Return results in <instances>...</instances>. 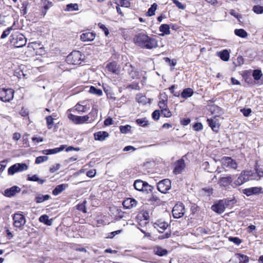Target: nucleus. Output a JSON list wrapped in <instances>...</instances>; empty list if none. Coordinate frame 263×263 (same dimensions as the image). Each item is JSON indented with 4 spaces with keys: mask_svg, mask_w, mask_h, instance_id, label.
Returning a JSON list of instances; mask_svg holds the SVG:
<instances>
[{
    "mask_svg": "<svg viewBox=\"0 0 263 263\" xmlns=\"http://www.w3.org/2000/svg\"><path fill=\"white\" fill-rule=\"evenodd\" d=\"M236 259L239 263H247L249 261V257L245 255L237 254L235 255Z\"/></svg>",
    "mask_w": 263,
    "mask_h": 263,
    "instance_id": "nucleus-31",
    "label": "nucleus"
},
{
    "mask_svg": "<svg viewBox=\"0 0 263 263\" xmlns=\"http://www.w3.org/2000/svg\"><path fill=\"white\" fill-rule=\"evenodd\" d=\"M67 187V185L66 184L59 185L52 191V194L54 195L57 196L60 194L62 191H64Z\"/></svg>",
    "mask_w": 263,
    "mask_h": 263,
    "instance_id": "nucleus-27",
    "label": "nucleus"
},
{
    "mask_svg": "<svg viewBox=\"0 0 263 263\" xmlns=\"http://www.w3.org/2000/svg\"><path fill=\"white\" fill-rule=\"evenodd\" d=\"M96 172L95 170H91L87 172V176L90 178H92L95 176Z\"/></svg>",
    "mask_w": 263,
    "mask_h": 263,
    "instance_id": "nucleus-61",
    "label": "nucleus"
},
{
    "mask_svg": "<svg viewBox=\"0 0 263 263\" xmlns=\"http://www.w3.org/2000/svg\"><path fill=\"white\" fill-rule=\"evenodd\" d=\"M202 125L200 123H196L193 126V128L196 131H198L202 129Z\"/></svg>",
    "mask_w": 263,
    "mask_h": 263,
    "instance_id": "nucleus-56",
    "label": "nucleus"
},
{
    "mask_svg": "<svg viewBox=\"0 0 263 263\" xmlns=\"http://www.w3.org/2000/svg\"><path fill=\"white\" fill-rule=\"evenodd\" d=\"M29 111L27 109L22 108L20 111V114L22 116L25 117L28 115Z\"/></svg>",
    "mask_w": 263,
    "mask_h": 263,
    "instance_id": "nucleus-59",
    "label": "nucleus"
},
{
    "mask_svg": "<svg viewBox=\"0 0 263 263\" xmlns=\"http://www.w3.org/2000/svg\"><path fill=\"white\" fill-rule=\"evenodd\" d=\"M98 25L99 27V28H101L104 32V33L106 36H107L109 34V32L108 29L105 26V25L101 23H99Z\"/></svg>",
    "mask_w": 263,
    "mask_h": 263,
    "instance_id": "nucleus-51",
    "label": "nucleus"
},
{
    "mask_svg": "<svg viewBox=\"0 0 263 263\" xmlns=\"http://www.w3.org/2000/svg\"><path fill=\"white\" fill-rule=\"evenodd\" d=\"M106 68L109 71L113 73L117 74L119 72V67L115 62L108 64L106 66Z\"/></svg>",
    "mask_w": 263,
    "mask_h": 263,
    "instance_id": "nucleus-26",
    "label": "nucleus"
},
{
    "mask_svg": "<svg viewBox=\"0 0 263 263\" xmlns=\"http://www.w3.org/2000/svg\"><path fill=\"white\" fill-rule=\"evenodd\" d=\"M41 5L44 9L47 11L52 6V3L51 2L48 1V0H42L41 1Z\"/></svg>",
    "mask_w": 263,
    "mask_h": 263,
    "instance_id": "nucleus-39",
    "label": "nucleus"
},
{
    "mask_svg": "<svg viewBox=\"0 0 263 263\" xmlns=\"http://www.w3.org/2000/svg\"><path fill=\"white\" fill-rule=\"evenodd\" d=\"M123 70L133 79L137 78L139 72L136 71L130 63H126L123 67Z\"/></svg>",
    "mask_w": 263,
    "mask_h": 263,
    "instance_id": "nucleus-13",
    "label": "nucleus"
},
{
    "mask_svg": "<svg viewBox=\"0 0 263 263\" xmlns=\"http://www.w3.org/2000/svg\"><path fill=\"white\" fill-rule=\"evenodd\" d=\"M12 30V27H8L5 30H4L1 36V39H5L7 37L10 33L11 31Z\"/></svg>",
    "mask_w": 263,
    "mask_h": 263,
    "instance_id": "nucleus-44",
    "label": "nucleus"
},
{
    "mask_svg": "<svg viewBox=\"0 0 263 263\" xmlns=\"http://www.w3.org/2000/svg\"><path fill=\"white\" fill-rule=\"evenodd\" d=\"M229 240L237 245H239L241 242V240L238 237H229Z\"/></svg>",
    "mask_w": 263,
    "mask_h": 263,
    "instance_id": "nucleus-50",
    "label": "nucleus"
},
{
    "mask_svg": "<svg viewBox=\"0 0 263 263\" xmlns=\"http://www.w3.org/2000/svg\"><path fill=\"white\" fill-rule=\"evenodd\" d=\"M194 93L193 89L191 88H187L182 91L181 93V97L184 99L191 97Z\"/></svg>",
    "mask_w": 263,
    "mask_h": 263,
    "instance_id": "nucleus-29",
    "label": "nucleus"
},
{
    "mask_svg": "<svg viewBox=\"0 0 263 263\" xmlns=\"http://www.w3.org/2000/svg\"><path fill=\"white\" fill-rule=\"evenodd\" d=\"M136 123L138 125L144 127L147 124V121L145 118L138 119L136 120Z\"/></svg>",
    "mask_w": 263,
    "mask_h": 263,
    "instance_id": "nucleus-48",
    "label": "nucleus"
},
{
    "mask_svg": "<svg viewBox=\"0 0 263 263\" xmlns=\"http://www.w3.org/2000/svg\"><path fill=\"white\" fill-rule=\"evenodd\" d=\"M173 3L176 5V6L180 9L183 10L185 9V6L182 4L180 2L177 0H172Z\"/></svg>",
    "mask_w": 263,
    "mask_h": 263,
    "instance_id": "nucleus-52",
    "label": "nucleus"
},
{
    "mask_svg": "<svg viewBox=\"0 0 263 263\" xmlns=\"http://www.w3.org/2000/svg\"><path fill=\"white\" fill-rule=\"evenodd\" d=\"M82 54L79 51H73L66 58L67 63L72 65H78L81 64Z\"/></svg>",
    "mask_w": 263,
    "mask_h": 263,
    "instance_id": "nucleus-4",
    "label": "nucleus"
},
{
    "mask_svg": "<svg viewBox=\"0 0 263 263\" xmlns=\"http://www.w3.org/2000/svg\"><path fill=\"white\" fill-rule=\"evenodd\" d=\"M134 43L142 48L151 49L157 47V41L155 38L148 36L146 33H137L133 39Z\"/></svg>",
    "mask_w": 263,
    "mask_h": 263,
    "instance_id": "nucleus-1",
    "label": "nucleus"
},
{
    "mask_svg": "<svg viewBox=\"0 0 263 263\" xmlns=\"http://www.w3.org/2000/svg\"><path fill=\"white\" fill-rule=\"evenodd\" d=\"M157 5L156 3H154L151 7L148 9L146 14L147 15L151 16L155 14V12L157 9Z\"/></svg>",
    "mask_w": 263,
    "mask_h": 263,
    "instance_id": "nucleus-40",
    "label": "nucleus"
},
{
    "mask_svg": "<svg viewBox=\"0 0 263 263\" xmlns=\"http://www.w3.org/2000/svg\"><path fill=\"white\" fill-rule=\"evenodd\" d=\"M81 103L82 104L78 103L74 106V109L79 113L85 112L90 108L89 106H87V104H85V101H82Z\"/></svg>",
    "mask_w": 263,
    "mask_h": 263,
    "instance_id": "nucleus-22",
    "label": "nucleus"
},
{
    "mask_svg": "<svg viewBox=\"0 0 263 263\" xmlns=\"http://www.w3.org/2000/svg\"><path fill=\"white\" fill-rule=\"evenodd\" d=\"M86 203V201H84L82 204H79L77 205V209L80 211H83L84 213L86 212V211L85 209V203Z\"/></svg>",
    "mask_w": 263,
    "mask_h": 263,
    "instance_id": "nucleus-58",
    "label": "nucleus"
},
{
    "mask_svg": "<svg viewBox=\"0 0 263 263\" xmlns=\"http://www.w3.org/2000/svg\"><path fill=\"white\" fill-rule=\"evenodd\" d=\"M104 123L106 126L110 125L112 124V120L111 118H107L105 120Z\"/></svg>",
    "mask_w": 263,
    "mask_h": 263,
    "instance_id": "nucleus-64",
    "label": "nucleus"
},
{
    "mask_svg": "<svg viewBox=\"0 0 263 263\" xmlns=\"http://www.w3.org/2000/svg\"><path fill=\"white\" fill-rule=\"evenodd\" d=\"M39 220L47 226H51L52 224V220L49 219V217L47 215H42L39 218Z\"/></svg>",
    "mask_w": 263,
    "mask_h": 263,
    "instance_id": "nucleus-33",
    "label": "nucleus"
},
{
    "mask_svg": "<svg viewBox=\"0 0 263 263\" xmlns=\"http://www.w3.org/2000/svg\"><path fill=\"white\" fill-rule=\"evenodd\" d=\"M108 136V133L105 131H100L94 134L95 140L101 141L104 140Z\"/></svg>",
    "mask_w": 263,
    "mask_h": 263,
    "instance_id": "nucleus-25",
    "label": "nucleus"
},
{
    "mask_svg": "<svg viewBox=\"0 0 263 263\" xmlns=\"http://www.w3.org/2000/svg\"><path fill=\"white\" fill-rule=\"evenodd\" d=\"M154 252L155 254L159 256H163L167 253L166 250L159 246H156L154 248Z\"/></svg>",
    "mask_w": 263,
    "mask_h": 263,
    "instance_id": "nucleus-28",
    "label": "nucleus"
},
{
    "mask_svg": "<svg viewBox=\"0 0 263 263\" xmlns=\"http://www.w3.org/2000/svg\"><path fill=\"white\" fill-rule=\"evenodd\" d=\"M207 122L214 131L217 132L218 130L219 124L216 121L213 119H208Z\"/></svg>",
    "mask_w": 263,
    "mask_h": 263,
    "instance_id": "nucleus-32",
    "label": "nucleus"
},
{
    "mask_svg": "<svg viewBox=\"0 0 263 263\" xmlns=\"http://www.w3.org/2000/svg\"><path fill=\"white\" fill-rule=\"evenodd\" d=\"M137 204V201L134 198H128L125 199L122 203L123 207L126 209H131L135 207Z\"/></svg>",
    "mask_w": 263,
    "mask_h": 263,
    "instance_id": "nucleus-16",
    "label": "nucleus"
},
{
    "mask_svg": "<svg viewBox=\"0 0 263 263\" xmlns=\"http://www.w3.org/2000/svg\"><path fill=\"white\" fill-rule=\"evenodd\" d=\"M79 10V6L77 4H69L66 5L65 11H77Z\"/></svg>",
    "mask_w": 263,
    "mask_h": 263,
    "instance_id": "nucleus-37",
    "label": "nucleus"
},
{
    "mask_svg": "<svg viewBox=\"0 0 263 263\" xmlns=\"http://www.w3.org/2000/svg\"><path fill=\"white\" fill-rule=\"evenodd\" d=\"M174 166V173L176 175L180 174L185 168L184 160L183 159L178 160L175 163Z\"/></svg>",
    "mask_w": 263,
    "mask_h": 263,
    "instance_id": "nucleus-14",
    "label": "nucleus"
},
{
    "mask_svg": "<svg viewBox=\"0 0 263 263\" xmlns=\"http://www.w3.org/2000/svg\"><path fill=\"white\" fill-rule=\"evenodd\" d=\"M14 90L11 88H0V100L3 102H10L14 97Z\"/></svg>",
    "mask_w": 263,
    "mask_h": 263,
    "instance_id": "nucleus-5",
    "label": "nucleus"
},
{
    "mask_svg": "<svg viewBox=\"0 0 263 263\" xmlns=\"http://www.w3.org/2000/svg\"><path fill=\"white\" fill-rule=\"evenodd\" d=\"M170 236H171V232H167L166 233H165L164 234L159 236V238L160 239L167 238H169L170 237Z\"/></svg>",
    "mask_w": 263,
    "mask_h": 263,
    "instance_id": "nucleus-62",
    "label": "nucleus"
},
{
    "mask_svg": "<svg viewBox=\"0 0 263 263\" xmlns=\"http://www.w3.org/2000/svg\"><path fill=\"white\" fill-rule=\"evenodd\" d=\"M121 232V230H117L116 231L110 233L108 235V237L110 238H113L115 235L120 234Z\"/></svg>",
    "mask_w": 263,
    "mask_h": 263,
    "instance_id": "nucleus-60",
    "label": "nucleus"
},
{
    "mask_svg": "<svg viewBox=\"0 0 263 263\" xmlns=\"http://www.w3.org/2000/svg\"><path fill=\"white\" fill-rule=\"evenodd\" d=\"M65 145H62L60 147H57L53 149H48L43 150L42 153L44 155H51L57 154L62 151L65 148Z\"/></svg>",
    "mask_w": 263,
    "mask_h": 263,
    "instance_id": "nucleus-24",
    "label": "nucleus"
},
{
    "mask_svg": "<svg viewBox=\"0 0 263 263\" xmlns=\"http://www.w3.org/2000/svg\"><path fill=\"white\" fill-rule=\"evenodd\" d=\"M10 42L14 47L21 48L26 45L27 40L22 34L16 32L11 35Z\"/></svg>",
    "mask_w": 263,
    "mask_h": 263,
    "instance_id": "nucleus-2",
    "label": "nucleus"
},
{
    "mask_svg": "<svg viewBox=\"0 0 263 263\" xmlns=\"http://www.w3.org/2000/svg\"><path fill=\"white\" fill-rule=\"evenodd\" d=\"M158 105L161 110L167 107V96L165 93L160 94Z\"/></svg>",
    "mask_w": 263,
    "mask_h": 263,
    "instance_id": "nucleus-20",
    "label": "nucleus"
},
{
    "mask_svg": "<svg viewBox=\"0 0 263 263\" xmlns=\"http://www.w3.org/2000/svg\"><path fill=\"white\" fill-rule=\"evenodd\" d=\"M262 76L261 70L256 69L253 71V77L255 80H259Z\"/></svg>",
    "mask_w": 263,
    "mask_h": 263,
    "instance_id": "nucleus-41",
    "label": "nucleus"
},
{
    "mask_svg": "<svg viewBox=\"0 0 263 263\" xmlns=\"http://www.w3.org/2000/svg\"><path fill=\"white\" fill-rule=\"evenodd\" d=\"M13 224L15 227L22 228L26 223L25 216L21 213H15L13 216Z\"/></svg>",
    "mask_w": 263,
    "mask_h": 263,
    "instance_id": "nucleus-10",
    "label": "nucleus"
},
{
    "mask_svg": "<svg viewBox=\"0 0 263 263\" xmlns=\"http://www.w3.org/2000/svg\"><path fill=\"white\" fill-rule=\"evenodd\" d=\"M161 112L163 115V116L166 118H170L172 116V112L169 110L168 107H166L165 109H163L161 110Z\"/></svg>",
    "mask_w": 263,
    "mask_h": 263,
    "instance_id": "nucleus-47",
    "label": "nucleus"
},
{
    "mask_svg": "<svg viewBox=\"0 0 263 263\" xmlns=\"http://www.w3.org/2000/svg\"><path fill=\"white\" fill-rule=\"evenodd\" d=\"M136 99L139 103L145 104L147 102L146 98L144 96L138 95Z\"/></svg>",
    "mask_w": 263,
    "mask_h": 263,
    "instance_id": "nucleus-49",
    "label": "nucleus"
},
{
    "mask_svg": "<svg viewBox=\"0 0 263 263\" xmlns=\"http://www.w3.org/2000/svg\"><path fill=\"white\" fill-rule=\"evenodd\" d=\"M234 33L237 36L242 38H246L248 36V33L243 29H236Z\"/></svg>",
    "mask_w": 263,
    "mask_h": 263,
    "instance_id": "nucleus-34",
    "label": "nucleus"
},
{
    "mask_svg": "<svg viewBox=\"0 0 263 263\" xmlns=\"http://www.w3.org/2000/svg\"><path fill=\"white\" fill-rule=\"evenodd\" d=\"M171 187V182H158V190L163 193H165Z\"/></svg>",
    "mask_w": 263,
    "mask_h": 263,
    "instance_id": "nucleus-15",
    "label": "nucleus"
},
{
    "mask_svg": "<svg viewBox=\"0 0 263 263\" xmlns=\"http://www.w3.org/2000/svg\"><path fill=\"white\" fill-rule=\"evenodd\" d=\"M159 31L163 33L162 35L165 34H170V27L167 24H162L159 27Z\"/></svg>",
    "mask_w": 263,
    "mask_h": 263,
    "instance_id": "nucleus-35",
    "label": "nucleus"
},
{
    "mask_svg": "<svg viewBox=\"0 0 263 263\" xmlns=\"http://www.w3.org/2000/svg\"><path fill=\"white\" fill-rule=\"evenodd\" d=\"M241 111L245 117H248L250 116L252 111L250 108H248V109L243 108V109H241Z\"/></svg>",
    "mask_w": 263,
    "mask_h": 263,
    "instance_id": "nucleus-54",
    "label": "nucleus"
},
{
    "mask_svg": "<svg viewBox=\"0 0 263 263\" xmlns=\"http://www.w3.org/2000/svg\"><path fill=\"white\" fill-rule=\"evenodd\" d=\"M134 186L137 190L146 194L151 192L154 189V186L147 182H134Z\"/></svg>",
    "mask_w": 263,
    "mask_h": 263,
    "instance_id": "nucleus-6",
    "label": "nucleus"
},
{
    "mask_svg": "<svg viewBox=\"0 0 263 263\" xmlns=\"http://www.w3.org/2000/svg\"><path fill=\"white\" fill-rule=\"evenodd\" d=\"M61 165L60 164H56L52 165L50 168V172L54 173L60 169Z\"/></svg>",
    "mask_w": 263,
    "mask_h": 263,
    "instance_id": "nucleus-55",
    "label": "nucleus"
},
{
    "mask_svg": "<svg viewBox=\"0 0 263 263\" xmlns=\"http://www.w3.org/2000/svg\"><path fill=\"white\" fill-rule=\"evenodd\" d=\"M168 226L167 222L158 220L154 223V228L156 229L160 233H163Z\"/></svg>",
    "mask_w": 263,
    "mask_h": 263,
    "instance_id": "nucleus-18",
    "label": "nucleus"
},
{
    "mask_svg": "<svg viewBox=\"0 0 263 263\" xmlns=\"http://www.w3.org/2000/svg\"><path fill=\"white\" fill-rule=\"evenodd\" d=\"M238 179L239 181H252L253 180H261V175L257 174L256 173H254L251 171H243L242 172Z\"/></svg>",
    "mask_w": 263,
    "mask_h": 263,
    "instance_id": "nucleus-3",
    "label": "nucleus"
},
{
    "mask_svg": "<svg viewBox=\"0 0 263 263\" xmlns=\"http://www.w3.org/2000/svg\"><path fill=\"white\" fill-rule=\"evenodd\" d=\"M28 169V166L26 163H15L11 166L8 170L9 175H13L16 173L21 172Z\"/></svg>",
    "mask_w": 263,
    "mask_h": 263,
    "instance_id": "nucleus-8",
    "label": "nucleus"
},
{
    "mask_svg": "<svg viewBox=\"0 0 263 263\" xmlns=\"http://www.w3.org/2000/svg\"><path fill=\"white\" fill-rule=\"evenodd\" d=\"M261 189L260 187H253L243 190L242 193L247 196H250L252 195L259 194L261 193Z\"/></svg>",
    "mask_w": 263,
    "mask_h": 263,
    "instance_id": "nucleus-17",
    "label": "nucleus"
},
{
    "mask_svg": "<svg viewBox=\"0 0 263 263\" xmlns=\"http://www.w3.org/2000/svg\"><path fill=\"white\" fill-rule=\"evenodd\" d=\"M230 201L231 200L227 199L220 200L218 203L213 205L211 209L213 211L221 214L224 211L226 207L229 204Z\"/></svg>",
    "mask_w": 263,
    "mask_h": 263,
    "instance_id": "nucleus-7",
    "label": "nucleus"
},
{
    "mask_svg": "<svg viewBox=\"0 0 263 263\" xmlns=\"http://www.w3.org/2000/svg\"><path fill=\"white\" fill-rule=\"evenodd\" d=\"M218 54L222 61H229L230 58V53L227 50H223L222 51L218 52Z\"/></svg>",
    "mask_w": 263,
    "mask_h": 263,
    "instance_id": "nucleus-30",
    "label": "nucleus"
},
{
    "mask_svg": "<svg viewBox=\"0 0 263 263\" xmlns=\"http://www.w3.org/2000/svg\"><path fill=\"white\" fill-rule=\"evenodd\" d=\"M46 120L47 121V124L48 125V128L51 129L53 124V119L52 118L51 116H49L46 118Z\"/></svg>",
    "mask_w": 263,
    "mask_h": 263,
    "instance_id": "nucleus-45",
    "label": "nucleus"
},
{
    "mask_svg": "<svg viewBox=\"0 0 263 263\" xmlns=\"http://www.w3.org/2000/svg\"><path fill=\"white\" fill-rule=\"evenodd\" d=\"M152 117L155 120H158L160 117L159 110H156L152 114Z\"/></svg>",
    "mask_w": 263,
    "mask_h": 263,
    "instance_id": "nucleus-53",
    "label": "nucleus"
},
{
    "mask_svg": "<svg viewBox=\"0 0 263 263\" xmlns=\"http://www.w3.org/2000/svg\"><path fill=\"white\" fill-rule=\"evenodd\" d=\"M68 118L75 124H81L88 121L89 119V116L88 115L78 116L70 114L68 115Z\"/></svg>",
    "mask_w": 263,
    "mask_h": 263,
    "instance_id": "nucleus-11",
    "label": "nucleus"
},
{
    "mask_svg": "<svg viewBox=\"0 0 263 263\" xmlns=\"http://www.w3.org/2000/svg\"><path fill=\"white\" fill-rule=\"evenodd\" d=\"M202 190L204 191L208 196H210L213 193V189L212 188H203Z\"/></svg>",
    "mask_w": 263,
    "mask_h": 263,
    "instance_id": "nucleus-63",
    "label": "nucleus"
},
{
    "mask_svg": "<svg viewBox=\"0 0 263 263\" xmlns=\"http://www.w3.org/2000/svg\"><path fill=\"white\" fill-rule=\"evenodd\" d=\"M95 37L96 33L90 32L83 33L80 36V39L83 42L92 41Z\"/></svg>",
    "mask_w": 263,
    "mask_h": 263,
    "instance_id": "nucleus-19",
    "label": "nucleus"
},
{
    "mask_svg": "<svg viewBox=\"0 0 263 263\" xmlns=\"http://www.w3.org/2000/svg\"><path fill=\"white\" fill-rule=\"evenodd\" d=\"M131 129V126L129 125H126L125 126H121L120 127V130L121 133L123 134L127 133Z\"/></svg>",
    "mask_w": 263,
    "mask_h": 263,
    "instance_id": "nucleus-43",
    "label": "nucleus"
},
{
    "mask_svg": "<svg viewBox=\"0 0 263 263\" xmlns=\"http://www.w3.org/2000/svg\"><path fill=\"white\" fill-rule=\"evenodd\" d=\"M21 189L16 186H13L10 189H6L4 192V195L7 197H11L20 192Z\"/></svg>",
    "mask_w": 263,
    "mask_h": 263,
    "instance_id": "nucleus-21",
    "label": "nucleus"
},
{
    "mask_svg": "<svg viewBox=\"0 0 263 263\" xmlns=\"http://www.w3.org/2000/svg\"><path fill=\"white\" fill-rule=\"evenodd\" d=\"M50 198V196L48 195H39L35 197V201L37 203H41L44 201L48 200Z\"/></svg>",
    "mask_w": 263,
    "mask_h": 263,
    "instance_id": "nucleus-36",
    "label": "nucleus"
},
{
    "mask_svg": "<svg viewBox=\"0 0 263 263\" xmlns=\"http://www.w3.org/2000/svg\"><path fill=\"white\" fill-rule=\"evenodd\" d=\"M89 92L91 93L96 95L98 96H101L103 95V92L101 89L96 88L94 86H91L90 87Z\"/></svg>",
    "mask_w": 263,
    "mask_h": 263,
    "instance_id": "nucleus-38",
    "label": "nucleus"
},
{
    "mask_svg": "<svg viewBox=\"0 0 263 263\" xmlns=\"http://www.w3.org/2000/svg\"><path fill=\"white\" fill-rule=\"evenodd\" d=\"M48 159V157L46 156L37 157L35 159L36 164H40L43 162L46 161Z\"/></svg>",
    "mask_w": 263,
    "mask_h": 263,
    "instance_id": "nucleus-42",
    "label": "nucleus"
},
{
    "mask_svg": "<svg viewBox=\"0 0 263 263\" xmlns=\"http://www.w3.org/2000/svg\"><path fill=\"white\" fill-rule=\"evenodd\" d=\"M222 164L227 167L236 169L237 164L235 160L229 157H223L221 159Z\"/></svg>",
    "mask_w": 263,
    "mask_h": 263,
    "instance_id": "nucleus-12",
    "label": "nucleus"
},
{
    "mask_svg": "<svg viewBox=\"0 0 263 263\" xmlns=\"http://www.w3.org/2000/svg\"><path fill=\"white\" fill-rule=\"evenodd\" d=\"M120 3L122 7L127 8L130 6V3L127 0H121Z\"/></svg>",
    "mask_w": 263,
    "mask_h": 263,
    "instance_id": "nucleus-57",
    "label": "nucleus"
},
{
    "mask_svg": "<svg viewBox=\"0 0 263 263\" xmlns=\"http://www.w3.org/2000/svg\"><path fill=\"white\" fill-rule=\"evenodd\" d=\"M185 213L184 206L182 203H177L172 210L173 215L175 218H179L183 216Z\"/></svg>",
    "mask_w": 263,
    "mask_h": 263,
    "instance_id": "nucleus-9",
    "label": "nucleus"
},
{
    "mask_svg": "<svg viewBox=\"0 0 263 263\" xmlns=\"http://www.w3.org/2000/svg\"><path fill=\"white\" fill-rule=\"evenodd\" d=\"M253 10L255 13L257 14H261L263 13V7L260 5L254 6Z\"/></svg>",
    "mask_w": 263,
    "mask_h": 263,
    "instance_id": "nucleus-46",
    "label": "nucleus"
},
{
    "mask_svg": "<svg viewBox=\"0 0 263 263\" xmlns=\"http://www.w3.org/2000/svg\"><path fill=\"white\" fill-rule=\"evenodd\" d=\"M209 110H210L211 114L213 115L215 117H218L223 114V111L222 109L215 105H211Z\"/></svg>",
    "mask_w": 263,
    "mask_h": 263,
    "instance_id": "nucleus-23",
    "label": "nucleus"
}]
</instances>
